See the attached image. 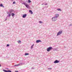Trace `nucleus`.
<instances>
[{
    "mask_svg": "<svg viewBox=\"0 0 72 72\" xmlns=\"http://www.w3.org/2000/svg\"><path fill=\"white\" fill-rule=\"evenodd\" d=\"M9 13L10 14H9V12H7V14H8V17H10L11 16V14L13 12H14V10L12 9H11L9 10Z\"/></svg>",
    "mask_w": 72,
    "mask_h": 72,
    "instance_id": "f257e3e1",
    "label": "nucleus"
},
{
    "mask_svg": "<svg viewBox=\"0 0 72 72\" xmlns=\"http://www.w3.org/2000/svg\"><path fill=\"white\" fill-rule=\"evenodd\" d=\"M52 49H53V47L50 46L47 48L46 50L48 52H49V51H50Z\"/></svg>",
    "mask_w": 72,
    "mask_h": 72,
    "instance_id": "f03ea898",
    "label": "nucleus"
},
{
    "mask_svg": "<svg viewBox=\"0 0 72 72\" xmlns=\"http://www.w3.org/2000/svg\"><path fill=\"white\" fill-rule=\"evenodd\" d=\"M23 4H24V5L27 8H29L30 6H29L28 4H26V3L24 2L23 3Z\"/></svg>",
    "mask_w": 72,
    "mask_h": 72,
    "instance_id": "7ed1b4c3",
    "label": "nucleus"
},
{
    "mask_svg": "<svg viewBox=\"0 0 72 72\" xmlns=\"http://www.w3.org/2000/svg\"><path fill=\"white\" fill-rule=\"evenodd\" d=\"M62 33H63L62 31H59L57 33V36H59V35H60V34H62Z\"/></svg>",
    "mask_w": 72,
    "mask_h": 72,
    "instance_id": "20e7f679",
    "label": "nucleus"
},
{
    "mask_svg": "<svg viewBox=\"0 0 72 72\" xmlns=\"http://www.w3.org/2000/svg\"><path fill=\"white\" fill-rule=\"evenodd\" d=\"M57 19V18L55 17H53L52 19V21H55Z\"/></svg>",
    "mask_w": 72,
    "mask_h": 72,
    "instance_id": "39448f33",
    "label": "nucleus"
},
{
    "mask_svg": "<svg viewBox=\"0 0 72 72\" xmlns=\"http://www.w3.org/2000/svg\"><path fill=\"white\" fill-rule=\"evenodd\" d=\"M3 71L4 72H12V71L10 70H6L3 69Z\"/></svg>",
    "mask_w": 72,
    "mask_h": 72,
    "instance_id": "423d86ee",
    "label": "nucleus"
},
{
    "mask_svg": "<svg viewBox=\"0 0 72 72\" xmlns=\"http://www.w3.org/2000/svg\"><path fill=\"white\" fill-rule=\"evenodd\" d=\"M60 62V61L58 60H56L55 61H54V63H58L59 62Z\"/></svg>",
    "mask_w": 72,
    "mask_h": 72,
    "instance_id": "0eeeda50",
    "label": "nucleus"
},
{
    "mask_svg": "<svg viewBox=\"0 0 72 72\" xmlns=\"http://www.w3.org/2000/svg\"><path fill=\"white\" fill-rule=\"evenodd\" d=\"M27 17V14H24L22 16V18H26Z\"/></svg>",
    "mask_w": 72,
    "mask_h": 72,
    "instance_id": "6e6552de",
    "label": "nucleus"
},
{
    "mask_svg": "<svg viewBox=\"0 0 72 72\" xmlns=\"http://www.w3.org/2000/svg\"><path fill=\"white\" fill-rule=\"evenodd\" d=\"M41 42V41L40 40H37L36 41V43H39V42Z\"/></svg>",
    "mask_w": 72,
    "mask_h": 72,
    "instance_id": "1a4fd4ad",
    "label": "nucleus"
},
{
    "mask_svg": "<svg viewBox=\"0 0 72 72\" xmlns=\"http://www.w3.org/2000/svg\"><path fill=\"white\" fill-rule=\"evenodd\" d=\"M11 14V15H12V17H14V15H15V14H14L13 13H12Z\"/></svg>",
    "mask_w": 72,
    "mask_h": 72,
    "instance_id": "9d476101",
    "label": "nucleus"
},
{
    "mask_svg": "<svg viewBox=\"0 0 72 72\" xmlns=\"http://www.w3.org/2000/svg\"><path fill=\"white\" fill-rule=\"evenodd\" d=\"M58 17H59V14H56L55 17L57 18Z\"/></svg>",
    "mask_w": 72,
    "mask_h": 72,
    "instance_id": "9b49d317",
    "label": "nucleus"
},
{
    "mask_svg": "<svg viewBox=\"0 0 72 72\" xmlns=\"http://www.w3.org/2000/svg\"><path fill=\"white\" fill-rule=\"evenodd\" d=\"M29 13H31V14H33V12L31 10H29Z\"/></svg>",
    "mask_w": 72,
    "mask_h": 72,
    "instance_id": "f8f14e48",
    "label": "nucleus"
},
{
    "mask_svg": "<svg viewBox=\"0 0 72 72\" xmlns=\"http://www.w3.org/2000/svg\"><path fill=\"white\" fill-rule=\"evenodd\" d=\"M0 6H1V7H3V8H4V6H3V4H0Z\"/></svg>",
    "mask_w": 72,
    "mask_h": 72,
    "instance_id": "ddd939ff",
    "label": "nucleus"
},
{
    "mask_svg": "<svg viewBox=\"0 0 72 72\" xmlns=\"http://www.w3.org/2000/svg\"><path fill=\"white\" fill-rule=\"evenodd\" d=\"M53 51H57L58 49L57 48H54L53 49Z\"/></svg>",
    "mask_w": 72,
    "mask_h": 72,
    "instance_id": "4468645a",
    "label": "nucleus"
},
{
    "mask_svg": "<svg viewBox=\"0 0 72 72\" xmlns=\"http://www.w3.org/2000/svg\"><path fill=\"white\" fill-rule=\"evenodd\" d=\"M57 10H58V11H62V10L60 8H57Z\"/></svg>",
    "mask_w": 72,
    "mask_h": 72,
    "instance_id": "2eb2a0df",
    "label": "nucleus"
},
{
    "mask_svg": "<svg viewBox=\"0 0 72 72\" xmlns=\"http://www.w3.org/2000/svg\"><path fill=\"white\" fill-rule=\"evenodd\" d=\"M28 3H31V0H28Z\"/></svg>",
    "mask_w": 72,
    "mask_h": 72,
    "instance_id": "dca6fc26",
    "label": "nucleus"
},
{
    "mask_svg": "<svg viewBox=\"0 0 72 72\" xmlns=\"http://www.w3.org/2000/svg\"><path fill=\"white\" fill-rule=\"evenodd\" d=\"M20 66V64H18L17 65H14V67H16V66Z\"/></svg>",
    "mask_w": 72,
    "mask_h": 72,
    "instance_id": "f3484780",
    "label": "nucleus"
},
{
    "mask_svg": "<svg viewBox=\"0 0 72 72\" xmlns=\"http://www.w3.org/2000/svg\"><path fill=\"white\" fill-rule=\"evenodd\" d=\"M17 42H18L19 44H20L21 42V41L19 40L17 41Z\"/></svg>",
    "mask_w": 72,
    "mask_h": 72,
    "instance_id": "a211bd4d",
    "label": "nucleus"
},
{
    "mask_svg": "<svg viewBox=\"0 0 72 72\" xmlns=\"http://www.w3.org/2000/svg\"><path fill=\"white\" fill-rule=\"evenodd\" d=\"M28 55H29V53H25V56Z\"/></svg>",
    "mask_w": 72,
    "mask_h": 72,
    "instance_id": "6ab92c4d",
    "label": "nucleus"
},
{
    "mask_svg": "<svg viewBox=\"0 0 72 72\" xmlns=\"http://www.w3.org/2000/svg\"><path fill=\"white\" fill-rule=\"evenodd\" d=\"M24 64V63H21L20 64V66H22V65H23Z\"/></svg>",
    "mask_w": 72,
    "mask_h": 72,
    "instance_id": "aec40b11",
    "label": "nucleus"
},
{
    "mask_svg": "<svg viewBox=\"0 0 72 72\" xmlns=\"http://www.w3.org/2000/svg\"><path fill=\"white\" fill-rule=\"evenodd\" d=\"M48 69H49V70H51V69H52V68H48Z\"/></svg>",
    "mask_w": 72,
    "mask_h": 72,
    "instance_id": "412c9836",
    "label": "nucleus"
},
{
    "mask_svg": "<svg viewBox=\"0 0 72 72\" xmlns=\"http://www.w3.org/2000/svg\"><path fill=\"white\" fill-rule=\"evenodd\" d=\"M39 23H42V22L41 21H40L39 22Z\"/></svg>",
    "mask_w": 72,
    "mask_h": 72,
    "instance_id": "4be33fe9",
    "label": "nucleus"
},
{
    "mask_svg": "<svg viewBox=\"0 0 72 72\" xmlns=\"http://www.w3.org/2000/svg\"><path fill=\"white\" fill-rule=\"evenodd\" d=\"M8 46H9V44H7L6 47H8Z\"/></svg>",
    "mask_w": 72,
    "mask_h": 72,
    "instance_id": "5701e85b",
    "label": "nucleus"
},
{
    "mask_svg": "<svg viewBox=\"0 0 72 72\" xmlns=\"http://www.w3.org/2000/svg\"><path fill=\"white\" fill-rule=\"evenodd\" d=\"M15 4V2L14 1L13 3V4Z\"/></svg>",
    "mask_w": 72,
    "mask_h": 72,
    "instance_id": "b1692460",
    "label": "nucleus"
},
{
    "mask_svg": "<svg viewBox=\"0 0 72 72\" xmlns=\"http://www.w3.org/2000/svg\"><path fill=\"white\" fill-rule=\"evenodd\" d=\"M8 17H9V16H8V15H7V16L6 17V19H8Z\"/></svg>",
    "mask_w": 72,
    "mask_h": 72,
    "instance_id": "393cba45",
    "label": "nucleus"
},
{
    "mask_svg": "<svg viewBox=\"0 0 72 72\" xmlns=\"http://www.w3.org/2000/svg\"><path fill=\"white\" fill-rule=\"evenodd\" d=\"M31 49H33V46H31Z\"/></svg>",
    "mask_w": 72,
    "mask_h": 72,
    "instance_id": "a878e982",
    "label": "nucleus"
},
{
    "mask_svg": "<svg viewBox=\"0 0 72 72\" xmlns=\"http://www.w3.org/2000/svg\"><path fill=\"white\" fill-rule=\"evenodd\" d=\"M72 26V25L71 24H70L69 26Z\"/></svg>",
    "mask_w": 72,
    "mask_h": 72,
    "instance_id": "bb28decb",
    "label": "nucleus"
},
{
    "mask_svg": "<svg viewBox=\"0 0 72 72\" xmlns=\"http://www.w3.org/2000/svg\"><path fill=\"white\" fill-rule=\"evenodd\" d=\"M45 5H47V3H46V4H44Z\"/></svg>",
    "mask_w": 72,
    "mask_h": 72,
    "instance_id": "cd10ccee",
    "label": "nucleus"
},
{
    "mask_svg": "<svg viewBox=\"0 0 72 72\" xmlns=\"http://www.w3.org/2000/svg\"><path fill=\"white\" fill-rule=\"evenodd\" d=\"M32 46H34V44H33V45H32Z\"/></svg>",
    "mask_w": 72,
    "mask_h": 72,
    "instance_id": "c85d7f7f",
    "label": "nucleus"
},
{
    "mask_svg": "<svg viewBox=\"0 0 72 72\" xmlns=\"http://www.w3.org/2000/svg\"><path fill=\"white\" fill-rule=\"evenodd\" d=\"M15 72H18V71H15Z\"/></svg>",
    "mask_w": 72,
    "mask_h": 72,
    "instance_id": "c756f323",
    "label": "nucleus"
},
{
    "mask_svg": "<svg viewBox=\"0 0 72 72\" xmlns=\"http://www.w3.org/2000/svg\"><path fill=\"white\" fill-rule=\"evenodd\" d=\"M7 19H5V21H6V20H7Z\"/></svg>",
    "mask_w": 72,
    "mask_h": 72,
    "instance_id": "7c9ffc66",
    "label": "nucleus"
},
{
    "mask_svg": "<svg viewBox=\"0 0 72 72\" xmlns=\"http://www.w3.org/2000/svg\"><path fill=\"white\" fill-rule=\"evenodd\" d=\"M0 67H1V65L0 64Z\"/></svg>",
    "mask_w": 72,
    "mask_h": 72,
    "instance_id": "2f4dec72",
    "label": "nucleus"
},
{
    "mask_svg": "<svg viewBox=\"0 0 72 72\" xmlns=\"http://www.w3.org/2000/svg\"><path fill=\"white\" fill-rule=\"evenodd\" d=\"M42 5H44V3H43L42 4Z\"/></svg>",
    "mask_w": 72,
    "mask_h": 72,
    "instance_id": "473e14b6",
    "label": "nucleus"
},
{
    "mask_svg": "<svg viewBox=\"0 0 72 72\" xmlns=\"http://www.w3.org/2000/svg\"><path fill=\"white\" fill-rule=\"evenodd\" d=\"M32 69H33V68L32 67Z\"/></svg>",
    "mask_w": 72,
    "mask_h": 72,
    "instance_id": "72a5a7b5",
    "label": "nucleus"
},
{
    "mask_svg": "<svg viewBox=\"0 0 72 72\" xmlns=\"http://www.w3.org/2000/svg\"><path fill=\"white\" fill-rule=\"evenodd\" d=\"M6 69H8V68H7Z\"/></svg>",
    "mask_w": 72,
    "mask_h": 72,
    "instance_id": "f704fd0d",
    "label": "nucleus"
}]
</instances>
